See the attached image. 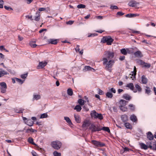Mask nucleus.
Wrapping results in <instances>:
<instances>
[{
  "instance_id": "f257e3e1",
  "label": "nucleus",
  "mask_w": 156,
  "mask_h": 156,
  "mask_svg": "<svg viewBox=\"0 0 156 156\" xmlns=\"http://www.w3.org/2000/svg\"><path fill=\"white\" fill-rule=\"evenodd\" d=\"M114 56V53L110 51H105L103 54L102 61H103V64L105 66V69L109 71H111L114 63L115 60L112 59Z\"/></svg>"
},
{
  "instance_id": "f03ea898",
  "label": "nucleus",
  "mask_w": 156,
  "mask_h": 156,
  "mask_svg": "<svg viewBox=\"0 0 156 156\" xmlns=\"http://www.w3.org/2000/svg\"><path fill=\"white\" fill-rule=\"evenodd\" d=\"M62 143L59 140H56L52 141L51 145L52 148L56 150L60 149L62 146Z\"/></svg>"
},
{
  "instance_id": "7ed1b4c3",
  "label": "nucleus",
  "mask_w": 156,
  "mask_h": 156,
  "mask_svg": "<svg viewBox=\"0 0 156 156\" xmlns=\"http://www.w3.org/2000/svg\"><path fill=\"white\" fill-rule=\"evenodd\" d=\"M128 102L123 100H121L119 102V108L120 110L123 112L127 111L128 108L126 106Z\"/></svg>"
},
{
  "instance_id": "20e7f679",
  "label": "nucleus",
  "mask_w": 156,
  "mask_h": 156,
  "mask_svg": "<svg viewBox=\"0 0 156 156\" xmlns=\"http://www.w3.org/2000/svg\"><path fill=\"white\" fill-rule=\"evenodd\" d=\"M113 41V39L111 37L108 36L103 37L101 39V42L103 43L106 42L108 45H110L112 44Z\"/></svg>"
},
{
  "instance_id": "39448f33",
  "label": "nucleus",
  "mask_w": 156,
  "mask_h": 156,
  "mask_svg": "<svg viewBox=\"0 0 156 156\" xmlns=\"http://www.w3.org/2000/svg\"><path fill=\"white\" fill-rule=\"evenodd\" d=\"M91 143L94 145V147L95 148H97L98 147H103L105 145V144L104 143L95 140H92Z\"/></svg>"
},
{
  "instance_id": "423d86ee",
  "label": "nucleus",
  "mask_w": 156,
  "mask_h": 156,
  "mask_svg": "<svg viewBox=\"0 0 156 156\" xmlns=\"http://www.w3.org/2000/svg\"><path fill=\"white\" fill-rule=\"evenodd\" d=\"M89 129L91 130L92 132L99 131L101 130V129L99 128L98 125H95L93 124L91 125L89 128Z\"/></svg>"
},
{
  "instance_id": "0eeeda50",
  "label": "nucleus",
  "mask_w": 156,
  "mask_h": 156,
  "mask_svg": "<svg viewBox=\"0 0 156 156\" xmlns=\"http://www.w3.org/2000/svg\"><path fill=\"white\" fill-rule=\"evenodd\" d=\"M0 86H1V91L2 93L5 92L6 89L7 88V85L6 83L4 82L0 83Z\"/></svg>"
},
{
  "instance_id": "6e6552de",
  "label": "nucleus",
  "mask_w": 156,
  "mask_h": 156,
  "mask_svg": "<svg viewBox=\"0 0 156 156\" xmlns=\"http://www.w3.org/2000/svg\"><path fill=\"white\" fill-rule=\"evenodd\" d=\"M127 89H130V90L133 91L134 93H136L137 90L134 89V87L133 84L132 83H129L125 86Z\"/></svg>"
},
{
  "instance_id": "1a4fd4ad",
  "label": "nucleus",
  "mask_w": 156,
  "mask_h": 156,
  "mask_svg": "<svg viewBox=\"0 0 156 156\" xmlns=\"http://www.w3.org/2000/svg\"><path fill=\"white\" fill-rule=\"evenodd\" d=\"M47 64V62L45 61H42L40 62L39 64L37 67L38 69H42L44 68Z\"/></svg>"
},
{
  "instance_id": "9d476101",
  "label": "nucleus",
  "mask_w": 156,
  "mask_h": 156,
  "mask_svg": "<svg viewBox=\"0 0 156 156\" xmlns=\"http://www.w3.org/2000/svg\"><path fill=\"white\" fill-rule=\"evenodd\" d=\"M41 98V96L39 94L36 93H34L33 95L32 100L34 101L35 100L37 101L40 99Z\"/></svg>"
},
{
  "instance_id": "9b49d317",
  "label": "nucleus",
  "mask_w": 156,
  "mask_h": 156,
  "mask_svg": "<svg viewBox=\"0 0 156 156\" xmlns=\"http://www.w3.org/2000/svg\"><path fill=\"white\" fill-rule=\"evenodd\" d=\"M136 69L135 66L134 67L133 71L129 75L130 77L133 80L135 78V76L136 74Z\"/></svg>"
},
{
  "instance_id": "f8f14e48",
  "label": "nucleus",
  "mask_w": 156,
  "mask_h": 156,
  "mask_svg": "<svg viewBox=\"0 0 156 156\" xmlns=\"http://www.w3.org/2000/svg\"><path fill=\"white\" fill-rule=\"evenodd\" d=\"M83 71L84 72H86L89 71L94 72L95 71V70L89 66H86L83 69Z\"/></svg>"
},
{
  "instance_id": "ddd939ff",
  "label": "nucleus",
  "mask_w": 156,
  "mask_h": 156,
  "mask_svg": "<svg viewBox=\"0 0 156 156\" xmlns=\"http://www.w3.org/2000/svg\"><path fill=\"white\" fill-rule=\"evenodd\" d=\"M34 122L33 121H32L31 119H28L25 122V123L27 125L30 126H32L34 124Z\"/></svg>"
},
{
  "instance_id": "4468645a",
  "label": "nucleus",
  "mask_w": 156,
  "mask_h": 156,
  "mask_svg": "<svg viewBox=\"0 0 156 156\" xmlns=\"http://www.w3.org/2000/svg\"><path fill=\"white\" fill-rule=\"evenodd\" d=\"M89 122L87 120H85L83 122L82 125V128L84 129H87L88 126H89Z\"/></svg>"
},
{
  "instance_id": "2eb2a0df",
  "label": "nucleus",
  "mask_w": 156,
  "mask_h": 156,
  "mask_svg": "<svg viewBox=\"0 0 156 156\" xmlns=\"http://www.w3.org/2000/svg\"><path fill=\"white\" fill-rule=\"evenodd\" d=\"M134 55L137 57L141 58L143 56V55L140 51H138L134 53Z\"/></svg>"
},
{
  "instance_id": "dca6fc26",
  "label": "nucleus",
  "mask_w": 156,
  "mask_h": 156,
  "mask_svg": "<svg viewBox=\"0 0 156 156\" xmlns=\"http://www.w3.org/2000/svg\"><path fill=\"white\" fill-rule=\"evenodd\" d=\"M122 120L124 122H126L128 120V116L126 115H123L121 116Z\"/></svg>"
},
{
  "instance_id": "f3484780",
  "label": "nucleus",
  "mask_w": 156,
  "mask_h": 156,
  "mask_svg": "<svg viewBox=\"0 0 156 156\" xmlns=\"http://www.w3.org/2000/svg\"><path fill=\"white\" fill-rule=\"evenodd\" d=\"M40 12H36L35 16L34 17V20L36 21H38L40 20Z\"/></svg>"
},
{
  "instance_id": "a211bd4d",
  "label": "nucleus",
  "mask_w": 156,
  "mask_h": 156,
  "mask_svg": "<svg viewBox=\"0 0 156 156\" xmlns=\"http://www.w3.org/2000/svg\"><path fill=\"white\" fill-rule=\"evenodd\" d=\"M137 3L135 1L132 0L128 4V5L131 7H133L136 5Z\"/></svg>"
},
{
  "instance_id": "6ab92c4d",
  "label": "nucleus",
  "mask_w": 156,
  "mask_h": 156,
  "mask_svg": "<svg viewBox=\"0 0 156 156\" xmlns=\"http://www.w3.org/2000/svg\"><path fill=\"white\" fill-rule=\"evenodd\" d=\"M8 74V73L6 71L3 70L2 69H0V76L1 77L3 76L4 75Z\"/></svg>"
},
{
  "instance_id": "aec40b11",
  "label": "nucleus",
  "mask_w": 156,
  "mask_h": 156,
  "mask_svg": "<svg viewBox=\"0 0 156 156\" xmlns=\"http://www.w3.org/2000/svg\"><path fill=\"white\" fill-rule=\"evenodd\" d=\"M37 132V130L34 129H32V128H28L26 129V133H30V132L31 133H34V132Z\"/></svg>"
},
{
  "instance_id": "412c9836",
  "label": "nucleus",
  "mask_w": 156,
  "mask_h": 156,
  "mask_svg": "<svg viewBox=\"0 0 156 156\" xmlns=\"http://www.w3.org/2000/svg\"><path fill=\"white\" fill-rule=\"evenodd\" d=\"M147 137L148 139L150 140H153L154 137L153 134L150 132H148L147 133Z\"/></svg>"
},
{
  "instance_id": "4be33fe9",
  "label": "nucleus",
  "mask_w": 156,
  "mask_h": 156,
  "mask_svg": "<svg viewBox=\"0 0 156 156\" xmlns=\"http://www.w3.org/2000/svg\"><path fill=\"white\" fill-rule=\"evenodd\" d=\"M142 82L143 84H146L148 81V79L144 75L143 76L141 77Z\"/></svg>"
},
{
  "instance_id": "5701e85b",
  "label": "nucleus",
  "mask_w": 156,
  "mask_h": 156,
  "mask_svg": "<svg viewBox=\"0 0 156 156\" xmlns=\"http://www.w3.org/2000/svg\"><path fill=\"white\" fill-rule=\"evenodd\" d=\"M96 115H98V113L95 110H93L91 112L90 115L92 118L95 119L96 117Z\"/></svg>"
},
{
  "instance_id": "b1692460",
  "label": "nucleus",
  "mask_w": 156,
  "mask_h": 156,
  "mask_svg": "<svg viewBox=\"0 0 156 156\" xmlns=\"http://www.w3.org/2000/svg\"><path fill=\"white\" fill-rule=\"evenodd\" d=\"M130 119L133 122H135L137 121L136 117L134 115H132L130 117Z\"/></svg>"
},
{
  "instance_id": "393cba45",
  "label": "nucleus",
  "mask_w": 156,
  "mask_h": 156,
  "mask_svg": "<svg viewBox=\"0 0 156 156\" xmlns=\"http://www.w3.org/2000/svg\"><path fill=\"white\" fill-rule=\"evenodd\" d=\"M74 116L76 122L77 123H80V118L79 115L75 114Z\"/></svg>"
},
{
  "instance_id": "a878e982",
  "label": "nucleus",
  "mask_w": 156,
  "mask_h": 156,
  "mask_svg": "<svg viewBox=\"0 0 156 156\" xmlns=\"http://www.w3.org/2000/svg\"><path fill=\"white\" fill-rule=\"evenodd\" d=\"M123 98L126 100H129L131 98V97L127 94H125L123 95Z\"/></svg>"
},
{
  "instance_id": "bb28decb",
  "label": "nucleus",
  "mask_w": 156,
  "mask_h": 156,
  "mask_svg": "<svg viewBox=\"0 0 156 156\" xmlns=\"http://www.w3.org/2000/svg\"><path fill=\"white\" fill-rule=\"evenodd\" d=\"M64 119L66 121L69 125H71L72 124L71 120L69 117L65 116L64 117Z\"/></svg>"
},
{
  "instance_id": "cd10ccee",
  "label": "nucleus",
  "mask_w": 156,
  "mask_h": 156,
  "mask_svg": "<svg viewBox=\"0 0 156 156\" xmlns=\"http://www.w3.org/2000/svg\"><path fill=\"white\" fill-rule=\"evenodd\" d=\"M145 93L148 95H149L150 94V93L151 92V90L150 88L147 86H146L145 87Z\"/></svg>"
},
{
  "instance_id": "c85d7f7f",
  "label": "nucleus",
  "mask_w": 156,
  "mask_h": 156,
  "mask_svg": "<svg viewBox=\"0 0 156 156\" xmlns=\"http://www.w3.org/2000/svg\"><path fill=\"white\" fill-rule=\"evenodd\" d=\"M140 147L142 149L147 150L148 148V146L143 143H140Z\"/></svg>"
},
{
  "instance_id": "c756f323",
  "label": "nucleus",
  "mask_w": 156,
  "mask_h": 156,
  "mask_svg": "<svg viewBox=\"0 0 156 156\" xmlns=\"http://www.w3.org/2000/svg\"><path fill=\"white\" fill-rule=\"evenodd\" d=\"M48 42L52 44H56L57 43V41L56 39H50L48 40Z\"/></svg>"
},
{
  "instance_id": "7c9ffc66",
  "label": "nucleus",
  "mask_w": 156,
  "mask_h": 156,
  "mask_svg": "<svg viewBox=\"0 0 156 156\" xmlns=\"http://www.w3.org/2000/svg\"><path fill=\"white\" fill-rule=\"evenodd\" d=\"M74 109L76 110L77 112H80L82 109V108L80 105H77L75 107Z\"/></svg>"
},
{
  "instance_id": "2f4dec72",
  "label": "nucleus",
  "mask_w": 156,
  "mask_h": 156,
  "mask_svg": "<svg viewBox=\"0 0 156 156\" xmlns=\"http://www.w3.org/2000/svg\"><path fill=\"white\" fill-rule=\"evenodd\" d=\"M86 101L82 99H79L78 101V102L79 104L80 105L82 106L83 105Z\"/></svg>"
},
{
  "instance_id": "473e14b6",
  "label": "nucleus",
  "mask_w": 156,
  "mask_h": 156,
  "mask_svg": "<svg viewBox=\"0 0 156 156\" xmlns=\"http://www.w3.org/2000/svg\"><path fill=\"white\" fill-rule=\"evenodd\" d=\"M135 87L137 91L139 92H141L142 91V88L138 84H136L135 85Z\"/></svg>"
},
{
  "instance_id": "72a5a7b5",
  "label": "nucleus",
  "mask_w": 156,
  "mask_h": 156,
  "mask_svg": "<svg viewBox=\"0 0 156 156\" xmlns=\"http://www.w3.org/2000/svg\"><path fill=\"white\" fill-rule=\"evenodd\" d=\"M48 117L47 113H45L41 114L40 116V119H44L48 118Z\"/></svg>"
},
{
  "instance_id": "f704fd0d",
  "label": "nucleus",
  "mask_w": 156,
  "mask_h": 156,
  "mask_svg": "<svg viewBox=\"0 0 156 156\" xmlns=\"http://www.w3.org/2000/svg\"><path fill=\"white\" fill-rule=\"evenodd\" d=\"M27 141L29 143L34 145H36V144L34 142L33 139L31 137H29L27 140Z\"/></svg>"
},
{
  "instance_id": "c9c22d12",
  "label": "nucleus",
  "mask_w": 156,
  "mask_h": 156,
  "mask_svg": "<svg viewBox=\"0 0 156 156\" xmlns=\"http://www.w3.org/2000/svg\"><path fill=\"white\" fill-rule=\"evenodd\" d=\"M136 61L137 63L141 65H144L145 63V62L140 59H137Z\"/></svg>"
},
{
  "instance_id": "e433bc0d",
  "label": "nucleus",
  "mask_w": 156,
  "mask_h": 156,
  "mask_svg": "<svg viewBox=\"0 0 156 156\" xmlns=\"http://www.w3.org/2000/svg\"><path fill=\"white\" fill-rule=\"evenodd\" d=\"M125 126L128 129H132V126L128 122H126L125 123Z\"/></svg>"
},
{
  "instance_id": "4c0bfd02",
  "label": "nucleus",
  "mask_w": 156,
  "mask_h": 156,
  "mask_svg": "<svg viewBox=\"0 0 156 156\" xmlns=\"http://www.w3.org/2000/svg\"><path fill=\"white\" fill-rule=\"evenodd\" d=\"M106 96L109 98H112L113 97V94L110 92H108L106 94Z\"/></svg>"
},
{
  "instance_id": "58836bf2",
  "label": "nucleus",
  "mask_w": 156,
  "mask_h": 156,
  "mask_svg": "<svg viewBox=\"0 0 156 156\" xmlns=\"http://www.w3.org/2000/svg\"><path fill=\"white\" fill-rule=\"evenodd\" d=\"M67 93L68 95L72 96L73 94V90L71 88L68 89L67 90Z\"/></svg>"
},
{
  "instance_id": "ea45409f",
  "label": "nucleus",
  "mask_w": 156,
  "mask_h": 156,
  "mask_svg": "<svg viewBox=\"0 0 156 156\" xmlns=\"http://www.w3.org/2000/svg\"><path fill=\"white\" fill-rule=\"evenodd\" d=\"M28 73H26L23 74H22L20 75V77L22 79L25 80L28 76Z\"/></svg>"
},
{
  "instance_id": "a19ab883",
  "label": "nucleus",
  "mask_w": 156,
  "mask_h": 156,
  "mask_svg": "<svg viewBox=\"0 0 156 156\" xmlns=\"http://www.w3.org/2000/svg\"><path fill=\"white\" fill-rule=\"evenodd\" d=\"M129 107L130 109L132 111H134L135 110V105L132 104H130L129 105Z\"/></svg>"
},
{
  "instance_id": "79ce46f5",
  "label": "nucleus",
  "mask_w": 156,
  "mask_h": 156,
  "mask_svg": "<svg viewBox=\"0 0 156 156\" xmlns=\"http://www.w3.org/2000/svg\"><path fill=\"white\" fill-rule=\"evenodd\" d=\"M16 81L21 84H22L24 81V80H22L20 79L15 78Z\"/></svg>"
},
{
  "instance_id": "37998d69",
  "label": "nucleus",
  "mask_w": 156,
  "mask_h": 156,
  "mask_svg": "<svg viewBox=\"0 0 156 156\" xmlns=\"http://www.w3.org/2000/svg\"><path fill=\"white\" fill-rule=\"evenodd\" d=\"M97 118L100 120H102L103 119V117L101 114H99L98 113V115H96V117L95 119Z\"/></svg>"
},
{
  "instance_id": "c03bdc74",
  "label": "nucleus",
  "mask_w": 156,
  "mask_h": 156,
  "mask_svg": "<svg viewBox=\"0 0 156 156\" xmlns=\"http://www.w3.org/2000/svg\"><path fill=\"white\" fill-rule=\"evenodd\" d=\"M101 130H103L107 132L108 133L110 132V130L109 128L107 127H103L101 129Z\"/></svg>"
},
{
  "instance_id": "a18cd8bd",
  "label": "nucleus",
  "mask_w": 156,
  "mask_h": 156,
  "mask_svg": "<svg viewBox=\"0 0 156 156\" xmlns=\"http://www.w3.org/2000/svg\"><path fill=\"white\" fill-rule=\"evenodd\" d=\"M122 54L124 55H126L127 54V52L126 51L125 48H123L120 50Z\"/></svg>"
},
{
  "instance_id": "49530a36",
  "label": "nucleus",
  "mask_w": 156,
  "mask_h": 156,
  "mask_svg": "<svg viewBox=\"0 0 156 156\" xmlns=\"http://www.w3.org/2000/svg\"><path fill=\"white\" fill-rule=\"evenodd\" d=\"M30 45L32 48H35L37 45L35 44V42L31 41L30 43Z\"/></svg>"
},
{
  "instance_id": "de8ad7c7",
  "label": "nucleus",
  "mask_w": 156,
  "mask_h": 156,
  "mask_svg": "<svg viewBox=\"0 0 156 156\" xmlns=\"http://www.w3.org/2000/svg\"><path fill=\"white\" fill-rule=\"evenodd\" d=\"M53 154L54 156H61V154L57 151H55L53 153Z\"/></svg>"
},
{
  "instance_id": "09e8293b",
  "label": "nucleus",
  "mask_w": 156,
  "mask_h": 156,
  "mask_svg": "<svg viewBox=\"0 0 156 156\" xmlns=\"http://www.w3.org/2000/svg\"><path fill=\"white\" fill-rule=\"evenodd\" d=\"M86 6L85 5L80 4L77 5V8L78 9H83L85 8Z\"/></svg>"
},
{
  "instance_id": "8fccbe9b",
  "label": "nucleus",
  "mask_w": 156,
  "mask_h": 156,
  "mask_svg": "<svg viewBox=\"0 0 156 156\" xmlns=\"http://www.w3.org/2000/svg\"><path fill=\"white\" fill-rule=\"evenodd\" d=\"M110 8L112 10H114L115 9H118V7L116 5H111Z\"/></svg>"
},
{
  "instance_id": "3c124183",
  "label": "nucleus",
  "mask_w": 156,
  "mask_h": 156,
  "mask_svg": "<svg viewBox=\"0 0 156 156\" xmlns=\"http://www.w3.org/2000/svg\"><path fill=\"white\" fill-rule=\"evenodd\" d=\"M147 145L148 146V147H149L151 149L154 150V148H153L151 145V142L147 143Z\"/></svg>"
},
{
  "instance_id": "603ef678",
  "label": "nucleus",
  "mask_w": 156,
  "mask_h": 156,
  "mask_svg": "<svg viewBox=\"0 0 156 156\" xmlns=\"http://www.w3.org/2000/svg\"><path fill=\"white\" fill-rule=\"evenodd\" d=\"M124 14V13L122 12H119L117 13L116 16L118 17V16H122Z\"/></svg>"
},
{
  "instance_id": "864d4df0",
  "label": "nucleus",
  "mask_w": 156,
  "mask_h": 156,
  "mask_svg": "<svg viewBox=\"0 0 156 156\" xmlns=\"http://www.w3.org/2000/svg\"><path fill=\"white\" fill-rule=\"evenodd\" d=\"M14 111L16 113H22L23 112V110L22 109H16Z\"/></svg>"
},
{
  "instance_id": "5fc2aeb1",
  "label": "nucleus",
  "mask_w": 156,
  "mask_h": 156,
  "mask_svg": "<svg viewBox=\"0 0 156 156\" xmlns=\"http://www.w3.org/2000/svg\"><path fill=\"white\" fill-rule=\"evenodd\" d=\"M97 34L96 33L90 34H88V37H94L97 36Z\"/></svg>"
},
{
  "instance_id": "6e6d98bb",
  "label": "nucleus",
  "mask_w": 156,
  "mask_h": 156,
  "mask_svg": "<svg viewBox=\"0 0 156 156\" xmlns=\"http://www.w3.org/2000/svg\"><path fill=\"white\" fill-rule=\"evenodd\" d=\"M98 94L100 95H102L104 94V92L101 90L100 89H98Z\"/></svg>"
},
{
  "instance_id": "4d7b16f0",
  "label": "nucleus",
  "mask_w": 156,
  "mask_h": 156,
  "mask_svg": "<svg viewBox=\"0 0 156 156\" xmlns=\"http://www.w3.org/2000/svg\"><path fill=\"white\" fill-rule=\"evenodd\" d=\"M4 8L6 10L8 11L13 10V9L12 8L6 6H4Z\"/></svg>"
},
{
  "instance_id": "13d9d810",
  "label": "nucleus",
  "mask_w": 156,
  "mask_h": 156,
  "mask_svg": "<svg viewBox=\"0 0 156 156\" xmlns=\"http://www.w3.org/2000/svg\"><path fill=\"white\" fill-rule=\"evenodd\" d=\"M4 3V1L2 0H0V8H3V4Z\"/></svg>"
},
{
  "instance_id": "bf43d9fd",
  "label": "nucleus",
  "mask_w": 156,
  "mask_h": 156,
  "mask_svg": "<svg viewBox=\"0 0 156 156\" xmlns=\"http://www.w3.org/2000/svg\"><path fill=\"white\" fill-rule=\"evenodd\" d=\"M144 66L146 68H149L151 66V65L150 64L146 63L145 62V63L144 64Z\"/></svg>"
},
{
  "instance_id": "052dcab7",
  "label": "nucleus",
  "mask_w": 156,
  "mask_h": 156,
  "mask_svg": "<svg viewBox=\"0 0 156 156\" xmlns=\"http://www.w3.org/2000/svg\"><path fill=\"white\" fill-rule=\"evenodd\" d=\"M111 92L114 93H115L116 92V90L114 88H112L109 90V92Z\"/></svg>"
},
{
  "instance_id": "680f3d73",
  "label": "nucleus",
  "mask_w": 156,
  "mask_h": 156,
  "mask_svg": "<svg viewBox=\"0 0 156 156\" xmlns=\"http://www.w3.org/2000/svg\"><path fill=\"white\" fill-rule=\"evenodd\" d=\"M74 22V21L70 20L69 21L66 22V24H67L72 25Z\"/></svg>"
},
{
  "instance_id": "e2e57ef3",
  "label": "nucleus",
  "mask_w": 156,
  "mask_h": 156,
  "mask_svg": "<svg viewBox=\"0 0 156 156\" xmlns=\"http://www.w3.org/2000/svg\"><path fill=\"white\" fill-rule=\"evenodd\" d=\"M125 16L126 17H129V18L133 17L132 14H131V13H129V14H127Z\"/></svg>"
},
{
  "instance_id": "0e129e2a",
  "label": "nucleus",
  "mask_w": 156,
  "mask_h": 156,
  "mask_svg": "<svg viewBox=\"0 0 156 156\" xmlns=\"http://www.w3.org/2000/svg\"><path fill=\"white\" fill-rule=\"evenodd\" d=\"M33 0H25V2L28 4L30 3Z\"/></svg>"
},
{
  "instance_id": "69168bd1",
  "label": "nucleus",
  "mask_w": 156,
  "mask_h": 156,
  "mask_svg": "<svg viewBox=\"0 0 156 156\" xmlns=\"http://www.w3.org/2000/svg\"><path fill=\"white\" fill-rule=\"evenodd\" d=\"M83 108L84 110V111H88L89 110V109L88 108H87L86 106L85 105H84L83 107Z\"/></svg>"
},
{
  "instance_id": "338daca9",
  "label": "nucleus",
  "mask_w": 156,
  "mask_h": 156,
  "mask_svg": "<svg viewBox=\"0 0 156 156\" xmlns=\"http://www.w3.org/2000/svg\"><path fill=\"white\" fill-rule=\"evenodd\" d=\"M125 57L124 56H120L119 58V59L121 61H122L125 59Z\"/></svg>"
},
{
  "instance_id": "774afa93",
  "label": "nucleus",
  "mask_w": 156,
  "mask_h": 156,
  "mask_svg": "<svg viewBox=\"0 0 156 156\" xmlns=\"http://www.w3.org/2000/svg\"><path fill=\"white\" fill-rule=\"evenodd\" d=\"M5 56L4 55L2 54V53H0V58L3 59L4 58Z\"/></svg>"
}]
</instances>
